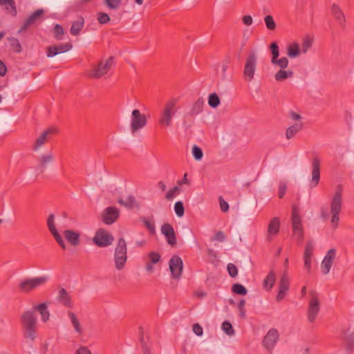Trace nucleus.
<instances>
[{
	"mask_svg": "<svg viewBox=\"0 0 354 354\" xmlns=\"http://www.w3.org/2000/svg\"><path fill=\"white\" fill-rule=\"evenodd\" d=\"M36 312L40 314L43 322L49 320L50 313L46 303L32 306L31 310L24 311L19 318L23 336L30 342H34L37 338L38 322Z\"/></svg>",
	"mask_w": 354,
	"mask_h": 354,
	"instance_id": "nucleus-1",
	"label": "nucleus"
},
{
	"mask_svg": "<svg viewBox=\"0 0 354 354\" xmlns=\"http://www.w3.org/2000/svg\"><path fill=\"white\" fill-rule=\"evenodd\" d=\"M343 206L342 189L339 187L335 192L330 204V212L322 209L321 216L326 220L331 216L330 223L333 228H337L339 221V214Z\"/></svg>",
	"mask_w": 354,
	"mask_h": 354,
	"instance_id": "nucleus-2",
	"label": "nucleus"
},
{
	"mask_svg": "<svg viewBox=\"0 0 354 354\" xmlns=\"http://www.w3.org/2000/svg\"><path fill=\"white\" fill-rule=\"evenodd\" d=\"M178 102L176 98H171L164 104L158 117V123L161 127L167 128L172 125L173 119L178 109Z\"/></svg>",
	"mask_w": 354,
	"mask_h": 354,
	"instance_id": "nucleus-3",
	"label": "nucleus"
},
{
	"mask_svg": "<svg viewBox=\"0 0 354 354\" xmlns=\"http://www.w3.org/2000/svg\"><path fill=\"white\" fill-rule=\"evenodd\" d=\"M48 280L46 276H40L22 279L19 283V289L21 292L30 293L35 289L44 286Z\"/></svg>",
	"mask_w": 354,
	"mask_h": 354,
	"instance_id": "nucleus-4",
	"label": "nucleus"
},
{
	"mask_svg": "<svg viewBox=\"0 0 354 354\" xmlns=\"http://www.w3.org/2000/svg\"><path fill=\"white\" fill-rule=\"evenodd\" d=\"M147 120L145 114L140 110L134 109L131 113L130 129L132 134L136 133L147 125Z\"/></svg>",
	"mask_w": 354,
	"mask_h": 354,
	"instance_id": "nucleus-5",
	"label": "nucleus"
},
{
	"mask_svg": "<svg viewBox=\"0 0 354 354\" xmlns=\"http://www.w3.org/2000/svg\"><path fill=\"white\" fill-rule=\"evenodd\" d=\"M113 64V58L109 57L104 61H101L97 66L89 72L88 76L92 78L99 79L106 75L111 68Z\"/></svg>",
	"mask_w": 354,
	"mask_h": 354,
	"instance_id": "nucleus-6",
	"label": "nucleus"
},
{
	"mask_svg": "<svg viewBox=\"0 0 354 354\" xmlns=\"http://www.w3.org/2000/svg\"><path fill=\"white\" fill-rule=\"evenodd\" d=\"M257 56L254 52L250 53L246 58L244 65L243 76L248 81H251L254 76L257 68Z\"/></svg>",
	"mask_w": 354,
	"mask_h": 354,
	"instance_id": "nucleus-7",
	"label": "nucleus"
},
{
	"mask_svg": "<svg viewBox=\"0 0 354 354\" xmlns=\"http://www.w3.org/2000/svg\"><path fill=\"white\" fill-rule=\"evenodd\" d=\"M310 295L311 298L308 308V320L312 323L315 322L320 310V303L315 292L311 291Z\"/></svg>",
	"mask_w": 354,
	"mask_h": 354,
	"instance_id": "nucleus-8",
	"label": "nucleus"
},
{
	"mask_svg": "<svg viewBox=\"0 0 354 354\" xmlns=\"http://www.w3.org/2000/svg\"><path fill=\"white\" fill-rule=\"evenodd\" d=\"M127 259V245H117L115 249L114 261L117 270L124 268Z\"/></svg>",
	"mask_w": 354,
	"mask_h": 354,
	"instance_id": "nucleus-9",
	"label": "nucleus"
},
{
	"mask_svg": "<svg viewBox=\"0 0 354 354\" xmlns=\"http://www.w3.org/2000/svg\"><path fill=\"white\" fill-rule=\"evenodd\" d=\"M300 210L295 206H293L292 210V225L293 230V236L299 240L303 235V227L301 218L300 217Z\"/></svg>",
	"mask_w": 354,
	"mask_h": 354,
	"instance_id": "nucleus-10",
	"label": "nucleus"
},
{
	"mask_svg": "<svg viewBox=\"0 0 354 354\" xmlns=\"http://www.w3.org/2000/svg\"><path fill=\"white\" fill-rule=\"evenodd\" d=\"M169 266L171 277L174 279H179L183 269V263L181 258L179 256L174 255L169 260Z\"/></svg>",
	"mask_w": 354,
	"mask_h": 354,
	"instance_id": "nucleus-11",
	"label": "nucleus"
},
{
	"mask_svg": "<svg viewBox=\"0 0 354 354\" xmlns=\"http://www.w3.org/2000/svg\"><path fill=\"white\" fill-rule=\"evenodd\" d=\"M321 160L317 155H314L311 160V180L310 187H316L320 180Z\"/></svg>",
	"mask_w": 354,
	"mask_h": 354,
	"instance_id": "nucleus-12",
	"label": "nucleus"
},
{
	"mask_svg": "<svg viewBox=\"0 0 354 354\" xmlns=\"http://www.w3.org/2000/svg\"><path fill=\"white\" fill-rule=\"evenodd\" d=\"M270 50L272 53L271 63L279 68H287L289 61L288 58L285 57L279 59V50L277 43L273 42L270 44Z\"/></svg>",
	"mask_w": 354,
	"mask_h": 354,
	"instance_id": "nucleus-13",
	"label": "nucleus"
},
{
	"mask_svg": "<svg viewBox=\"0 0 354 354\" xmlns=\"http://www.w3.org/2000/svg\"><path fill=\"white\" fill-rule=\"evenodd\" d=\"M279 333L275 328H271L268 330L263 339V346L269 351H271L275 346L279 339Z\"/></svg>",
	"mask_w": 354,
	"mask_h": 354,
	"instance_id": "nucleus-14",
	"label": "nucleus"
},
{
	"mask_svg": "<svg viewBox=\"0 0 354 354\" xmlns=\"http://www.w3.org/2000/svg\"><path fill=\"white\" fill-rule=\"evenodd\" d=\"M289 286L290 279L288 274L286 273V270H284L279 284V290L276 297L277 301H281L284 298L286 292L289 290Z\"/></svg>",
	"mask_w": 354,
	"mask_h": 354,
	"instance_id": "nucleus-15",
	"label": "nucleus"
},
{
	"mask_svg": "<svg viewBox=\"0 0 354 354\" xmlns=\"http://www.w3.org/2000/svg\"><path fill=\"white\" fill-rule=\"evenodd\" d=\"M46 225L52 236L57 243H64L62 236L57 231L55 226V216L54 214H50L46 219Z\"/></svg>",
	"mask_w": 354,
	"mask_h": 354,
	"instance_id": "nucleus-16",
	"label": "nucleus"
},
{
	"mask_svg": "<svg viewBox=\"0 0 354 354\" xmlns=\"http://www.w3.org/2000/svg\"><path fill=\"white\" fill-rule=\"evenodd\" d=\"M120 212L115 207H108L103 212L102 220L106 225H111L116 221L119 217Z\"/></svg>",
	"mask_w": 354,
	"mask_h": 354,
	"instance_id": "nucleus-17",
	"label": "nucleus"
},
{
	"mask_svg": "<svg viewBox=\"0 0 354 354\" xmlns=\"http://www.w3.org/2000/svg\"><path fill=\"white\" fill-rule=\"evenodd\" d=\"M57 130L55 127H51L42 132L36 139L35 144L32 146L34 151H38L46 142L48 137L53 133H57Z\"/></svg>",
	"mask_w": 354,
	"mask_h": 354,
	"instance_id": "nucleus-18",
	"label": "nucleus"
},
{
	"mask_svg": "<svg viewBox=\"0 0 354 354\" xmlns=\"http://www.w3.org/2000/svg\"><path fill=\"white\" fill-rule=\"evenodd\" d=\"M335 257V249L332 248L328 251L321 264V268L323 274H326L330 272Z\"/></svg>",
	"mask_w": 354,
	"mask_h": 354,
	"instance_id": "nucleus-19",
	"label": "nucleus"
},
{
	"mask_svg": "<svg viewBox=\"0 0 354 354\" xmlns=\"http://www.w3.org/2000/svg\"><path fill=\"white\" fill-rule=\"evenodd\" d=\"M73 48L70 43L62 44L58 46H50L47 48L46 55L48 57H53L58 54L69 51Z\"/></svg>",
	"mask_w": 354,
	"mask_h": 354,
	"instance_id": "nucleus-20",
	"label": "nucleus"
},
{
	"mask_svg": "<svg viewBox=\"0 0 354 354\" xmlns=\"http://www.w3.org/2000/svg\"><path fill=\"white\" fill-rule=\"evenodd\" d=\"M93 243H111L113 237L108 231L104 229H99L93 237Z\"/></svg>",
	"mask_w": 354,
	"mask_h": 354,
	"instance_id": "nucleus-21",
	"label": "nucleus"
},
{
	"mask_svg": "<svg viewBox=\"0 0 354 354\" xmlns=\"http://www.w3.org/2000/svg\"><path fill=\"white\" fill-rule=\"evenodd\" d=\"M280 227V220L278 217L272 218L268 227L267 237L269 241H271L277 234Z\"/></svg>",
	"mask_w": 354,
	"mask_h": 354,
	"instance_id": "nucleus-22",
	"label": "nucleus"
},
{
	"mask_svg": "<svg viewBox=\"0 0 354 354\" xmlns=\"http://www.w3.org/2000/svg\"><path fill=\"white\" fill-rule=\"evenodd\" d=\"M146 261L145 269L147 272H151L153 271V264H156L158 263L160 260V254L154 251L150 252L146 258H145Z\"/></svg>",
	"mask_w": 354,
	"mask_h": 354,
	"instance_id": "nucleus-23",
	"label": "nucleus"
},
{
	"mask_svg": "<svg viewBox=\"0 0 354 354\" xmlns=\"http://www.w3.org/2000/svg\"><path fill=\"white\" fill-rule=\"evenodd\" d=\"M161 232L164 234L167 241V243H176V239L173 227L169 223H165L162 225Z\"/></svg>",
	"mask_w": 354,
	"mask_h": 354,
	"instance_id": "nucleus-24",
	"label": "nucleus"
},
{
	"mask_svg": "<svg viewBox=\"0 0 354 354\" xmlns=\"http://www.w3.org/2000/svg\"><path fill=\"white\" fill-rule=\"evenodd\" d=\"M139 335H140V342L141 344L142 354H151V343H149V337H147L146 339H145L144 330H143L142 327H140Z\"/></svg>",
	"mask_w": 354,
	"mask_h": 354,
	"instance_id": "nucleus-25",
	"label": "nucleus"
},
{
	"mask_svg": "<svg viewBox=\"0 0 354 354\" xmlns=\"http://www.w3.org/2000/svg\"><path fill=\"white\" fill-rule=\"evenodd\" d=\"M44 10L39 9L33 12L29 17L25 21L24 24L19 29V32H21L27 29L28 26L33 24L36 20L42 15Z\"/></svg>",
	"mask_w": 354,
	"mask_h": 354,
	"instance_id": "nucleus-26",
	"label": "nucleus"
},
{
	"mask_svg": "<svg viewBox=\"0 0 354 354\" xmlns=\"http://www.w3.org/2000/svg\"><path fill=\"white\" fill-rule=\"evenodd\" d=\"M313 250V245H307L304 254V268L308 270V272H310L311 270Z\"/></svg>",
	"mask_w": 354,
	"mask_h": 354,
	"instance_id": "nucleus-27",
	"label": "nucleus"
},
{
	"mask_svg": "<svg viewBox=\"0 0 354 354\" xmlns=\"http://www.w3.org/2000/svg\"><path fill=\"white\" fill-rule=\"evenodd\" d=\"M301 54L302 52L298 42L294 41L287 46V55L290 58H296Z\"/></svg>",
	"mask_w": 354,
	"mask_h": 354,
	"instance_id": "nucleus-28",
	"label": "nucleus"
},
{
	"mask_svg": "<svg viewBox=\"0 0 354 354\" xmlns=\"http://www.w3.org/2000/svg\"><path fill=\"white\" fill-rule=\"evenodd\" d=\"M57 300L66 307L71 308L72 306L71 296L64 288L59 290Z\"/></svg>",
	"mask_w": 354,
	"mask_h": 354,
	"instance_id": "nucleus-29",
	"label": "nucleus"
},
{
	"mask_svg": "<svg viewBox=\"0 0 354 354\" xmlns=\"http://www.w3.org/2000/svg\"><path fill=\"white\" fill-rule=\"evenodd\" d=\"M286 68H280L274 74V80L277 82H283L293 77V71L291 70H286Z\"/></svg>",
	"mask_w": 354,
	"mask_h": 354,
	"instance_id": "nucleus-30",
	"label": "nucleus"
},
{
	"mask_svg": "<svg viewBox=\"0 0 354 354\" xmlns=\"http://www.w3.org/2000/svg\"><path fill=\"white\" fill-rule=\"evenodd\" d=\"M84 26V19L83 17H79L76 21H73L70 29L72 35H77L80 34Z\"/></svg>",
	"mask_w": 354,
	"mask_h": 354,
	"instance_id": "nucleus-31",
	"label": "nucleus"
},
{
	"mask_svg": "<svg viewBox=\"0 0 354 354\" xmlns=\"http://www.w3.org/2000/svg\"><path fill=\"white\" fill-rule=\"evenodd\" d=\"M303 128L302 122H297L289 127L286 132V137L290 140L297 133H299Z\"/></svg>",
	"mask_w": 354,
	"mask_h": 354,
	"instance_id": "nucleus-32",
	"label": "nucleus"
},
{
	"mask_svg": "<svg viewBox=\"0 0 354 354\" xmlns=\"http://www.w3.org/2000/svg\"><path fill=\"white\" fill-rule=\"evenodd\" d=\"M313 44V38L306 35L301 39V50L302 54H306L312 48Z\"/></svg>",
	"mask_w": 354,
	"mask_h": 354,
	"instance_id": "nucleus-33",
	"label": "nucleus"
},
{
	"mask_svg": "<svg viewBox=\"0 0 354 354\" xmlns=\"http://www.w3.org/2000/svg\"><path fill=\"white\" fill-rule=\"evenodd\" d=\"M64 254L67 257H75L79 254L78 245H60Z\"/></svg>",
	"mask_w": 354,
	"mask_h": 354,
	"instance_id": "nucleus-34",
	"label": "nucleus"
},
{
	"mask_svg": "<svg viewBox=\"0 0 354 354\" xmlns=\"http://www.w3.org/2000/svg\"><path fill=\"white\" fill-rule=\"evenodd\" d=\"M331 12L334 17L338 21L339 24L344 26L345 21V17L340 8L335 4H333Z\"/></svg>",
	"mask_w": 354,
	"mask_h": 354,
	"instance_id": "nucleus-35",
	"label": "nucleus"
},
{
	"mask_svg": "<svg viewBox=\"0 0 354 354\" xmlns=\"http://www.w3.org/2000/svg\"><path fill=\"white\" fill-rule=\"evenodd\" d=\"M64 236L66 240L70 243H78L80 241V234L71 230H66L64 232Z\"/></svg>",
	"mask_w": 354,
	"mask_h": 354,
	"instance_id": "nucleus-36",
	"label": "nucleus"
},
{
	"mask_svg": "<svg viewBox=\"0 0 354 354\" xmlns=\"http://www.w3.org/2000/svg\"><path fill=\"white\" fill-rule=\"evenodd\" d=\"M203 100L201 99H198L192 106L188 115L192 117H194L199 114L203 110Z\"/></svg>",
	"mask_w": 354,
	"mask_h": 354,
	"instance_id": "nucleus-37",
	"label": "nucleus"
},
{
	"mask_svg": "<svg viewBox=\"0 0 354 354\" xmlns=\"http://www.w3.org/2000/svg\"><path fill=\"white\" fill-rule=\"evenodd\" d=\"M276 276L273 270H271L268 273L266 279H264L263 284L264 286L268 288L269 290H271L275 283Z\"/></svg>",
	"mask_w": 354,
	"mask_h": 354,
	"instance_id": "nucleus-38",
	"label": "nucleus"
},
{
	"mask_svg": "<svg viewBox=\"0 0 354 354\" xmlns=\"http://www.w3.org/2000/svg\"><path fill=\"white\" fill-rule=\"evenodd\" d=\"M68 316L69 317L75 331L78 333H82V328L80 326V323L77 317H76L75 314L72 311H68Z\"/></svg>",
	"mask_w": 354,
	"mask_h": 354,
	"instance_id": "nucleus-39",
	"label": "nucleus"
},
{
	"mask_svg": "<svg viewBox=\"0 0 354 354\" xmlns=\"http://www.w3.org/2000/svg\"><path fill=\"white\" fill-rule=\"evenodd\" d=\"M0 3L6 6V9L13 15H17L14 0H0Z\"/></svg>",
	"mask_w": 354,
	"mask_h": 354,
	"instance_id": "nucleus-40",
	"label": "nucleus"
},
{
	"mask_svg": "<svg viewBox=\"0 0 354 354\" xmlns=\"http://www.w3.org/2000/svg\"><path fill=\"white\" fill-rule=\"evenodd\" d=\"M53 155L51 152L40 156V167L45 169L47 165L53 160Z\"/></svg>",
	"mask_w": 354,
	"mask_h": 354,
	"instance_id": "nucleus-41",
	"label": "nucleus"
},
{
	"mask_svg": "<svg viewBox=\"0 0 354 354\" xmlns=\"http://www.w3.org/2000/svg\"><path fill=\"white\" fill-rule=\"evenodd\" d=\"M118 203L124 207L131 209L134 207L136 199L133 196H129L126 199H120Z\"/></svg>",
	"mask_w": 354,
	"mask_h": 354,
	"instance_id": "nucleus-42",
	"label": "nucleus"
},
{
	"mask_svg": "<svg viewBox=\"0 0 354 354\" xmlns=\"http://www.w3.org/2000/svg\"><path fill=\"white\" fill-rule=\"evenodd\" d=\"M106 6L111 10H118L120 8L122 0H104Z\"/></svg>",
	"mask_w": 354,
	"mask_h": 354,
	"instance_id": "nucleus-43",
	"label": "nucleus"
},
{
	"mask_svg": "<svg viewBox=\"0 0 354 354\" xmlns=\"http://www.w3.org/2000/svg\"><path fill=\"white\" fill-rule=\"evenodd\" d=\"M208 104L212 108H216L220 104V99L216 93H211L209 95Z\"/></svg>",
	"mask_w": 354,
	"mask_h": 354,
	"instance_id": "nucleus-44",
	"label": "nucleus"
},
{
	"mask_svg": "<svg viewBox=\"0 0 354 354\" xmlns=\"http://www.w3.org/2000/svg\"><path fill=\"white\" fill-rule=\"evenodd\" d=\"M233 292L239 295H245L248 292L247 289L240 283H234L232 287Z\"/></svg>",
	"mask_w": 354,
	"mask_h": 354,
	"instance_id": "nucleus-45",
	"label": "nucleus"
},
{
	"mask_svg": "<svg viewBox=\"0 0 354 354\" xmlns=\"http://www.w3.org/2000/svg\"><path fill=\"white\" fill-rule=\"evenodd\" d=\"M8 40L9 41L10 46L16 53H20L21 51V46L17 39L15 37H8Z\"/></svg>",
	"mask_w": 354,
	"mask_h": 354,
	"instance_id": "nucleus-46",
	"label": "nucleus"
},
{
	"mask_svg": "<svg viewBox=\"0 0 354 354\" xmlns=\"http://www.w3.org/2000/svg\"><path fill=\"white\" fill-rule=\"evenodd\" d=\"M264 21L266 28L270 30H274L276 29V23L274 21L272 16L267 15L264 17Z\"/></svg>",
	"mask_w": 354,
	"mask_h": 354,
	"instance_id": "nucleus-47",
	"label": "nucleus"
},
{
	"mask_svg": "<svg viewBox=\"0 0 354 354\" xmlns=\"http://www.w3.org/2000/svg\"><path fill=\"white\" fill-rule=\"evenodd\" d=\"M174 211L178 217H182L185 214V209L182 201H177L174 205Z\"/></svg>",
	"mask_w": 354,
	"mask_h": 354,
	"instance_id": "nucleus-48",
	"label": "nucleus"
},
{
	"mask_svg": "<svg viewBox=\"0 0 354 354\" xmlns=\"http://www.w3.org/2000/svg\"><path fill=\"white\" fill-rule=\"evenodd\" d=\"M64 29L59 24H56L54 27V37L57 40H62L64 35Z\"/></svg>",
	"mask_w": 354,
	"mask_h": 354,
	"instance_id": "nucleus-49",
	"label": "nucleus"
},
{
	"mask_svg": "<svg viewBox=\"0 0 354 354\" xmlns=\"http://www.w3.org/2000/svg\"><path fill=\"white\" fill-rule=\"evenodd\" d=\"M97 21L100 24H106L110 21V17L108 14L102 12H100L97 14Z\"/></svg>",
	"mask_w": 354,
	"mask_h": 354,
	"instance_id": "nucleus-50",
	"label": "nucleus"
},
{
	"mask_svg": "<svg viewBox=\"0 0 354 354\" xmlns=\"http://www.w3.org/2000/svg\"><path fill=\"white\" fill-rule=\"evenodd\" d=\"M222 329L228 335H232L234 333L232 324L227 321H225L222 324Z\"/></svg>",
	"mask_w": 354,
	"mask_h": 354,
	"instance_id": "nucleus-51",
	"label": "nucleus"
},
{
	"mask_svg": "<svg viewBox=\"0 0 354 354\" xmlns=\"http://www.w3.org/2000/svg\"><path fill=\"white\" fill-rule=\"evenodd\" d=\"M192 154L196 160H201L203 156L202 149L196 145L192 148Z\"/></svg>",
	"mask_w": 354,
	"mask_h": 354,
	"instance_id": "nucleus-52",
	"label": "nucleus"
},
{
	"mask_svg": "<svg viewBox=\"0 0 354 354\" xmlns=\"http://www.w3.org/2000/svg\"><path fill=\"white\" fill-rule=\"evenodd\" d=\"M287 185L284 181H280L279 184L278 189V196L279 198H281L284 196L286 192Z\"/></svg>",
	"mask_w": 354,
	"mask_h": 354,
	"instance_id": "nucleus-53",
	"label": "nucleus"
},
{
	"mask_svg": "<svg viewBox=\"0 0 354 354\" xmlns=\"http://www.w3.org/2000/svg\"><path fill=\"white\" fill-rule=\"evenodd\" d=\"M346 349L348 352H351L354 349V332L353 337H347L345 339Z\"/></svg>",
	"mask_w": 354,
	"mask_h": 354,
	"instance_id": "nucleus-54",
	"label": "nucleus"
},
{
	"mask_svg": "<svg viewBox=\"0 0 354 354\" xmlns=\"http://www.w3.org/2000/svg\"><path fill=\"white\" fill-rule=\"evenodd\" d=\"M227 268L230 277H235L237 275L238 269L234 264L228 263Z\"/></svg>",
	"mask_w": 354,
	"mask_h": 354,
	"instance_id": "nucleus-55",
	"label": "nucleus"
},
{
	"mask_svg": "<svg viewBox=\"0 0 354 354\" xmlns=\"http://www.w3.org/2000/svg\"><path fill=\"white\" fill-rule=\"evenodd\" d=\"M245 299H242L239 301V304H238V309H239V316L241 317V318H244L245 317Z\"/></svg>",
	"mask_w": 354,
	"mask_h": 354,
	"instance_id": "nucleus-56",
	"label": "nucleus"
},
{
	"mask_svg": "<svg viewBox=\"0 0 354 354\" xmlns=\"http://www.w3.org/2000/svg\"><path fill=\"white\" fill-rule=\"evenodd\" d=\"M179 190L180 189L178 187H174L167 192L165 198L168 200L172 199L176 196Z\"/></svg>",
	"mask_w": 354,
	"mask_h": 354,
	"instance_id": "nucleus-57",
	"label": "nucleus"
},
{
	"mask_svg": "<svg viewBox=\"0 0 354 354\" xmlns=\"http://www.w3.org/2000/svg\"><path fill=\"white\" fill-rule=\"evenodd\" d=\"M144 224H145V226L146 227V228L151 232V233H154L155 231H156V227H155V224L153 221H145L144 222Z\"/></svg>",
	"mask_w": 354,
	"mask_h": 354,
	"instance_id": "nucleus-58",
	"label": "nucleus"
},
{
	"mask_svg": "<svg viewBox=\"0 0 354 354\" xmlns=\"http://www.w3.org/2000/svg\"><path fill=\"white\" fill-rule=\"evenodd\" d=\"M225 234L223 232L218 231L216 233L214 237L213 238L212 241H218V242H223L225 241Z\"/></svg>",
	"mask_w": 354,
	"mask_h": 354,
	"instance_id": "nucleus-59",
	"label": "nucleus"
},
{
	"mask_svg": "<svg viewBox=\"0 0 354 354\" xmlns=\"http://www.w3.org/2000/svg\"><path fill=\"white\" fill-rule=\"evenodd\" d=\"M193 331L194 333L198 335V336H201L203 335V328L201 327V326L198 324H194L193 325Z\"/></svg>",
	"mask_w": 354,
	"mask_h": 354,
	"instance_id": "nucleus-60",
	"label": "nucleus"
},
{
	"mask_svg": "<svg viewBox=\"0 0 354 354\" xmlns=\"http://www.w3.org/2000/svg\"><path fill=\"white\" fill-rule=\"evenodd\" d=\"M243 23L246 26H251L253 23V19L250 15H245L242 19Z\"/></svg>",
	"mask_w": 354,
	"mask_h": 354,
	"instance_id": "nucleus-61",
	"label": "nucleus"
},
{
	"mask_svg": "<svg viewBox=\"0 0 354 354\" xmlns=\"http://www.w3.org/2000/svg\"><path fill=\"white\" fill-rule=\"evenodd\" d=\"M77 354H93L90 350L85 346H81L77 351Z\"/></svg>",
	"mask_w": 354,
	"mask_h": 354,
	"instance_id": "nucleus-62",
	"label": "nucleus"
},
{
	"mask_svg": "<svg viewBox=\"0 0 354 354\" xmlns=\"http://www.w3.org/2000/svg\"><path fill=\"white\" fill-rule=\"evenodd\" d=\"M6 73H7V67L3 63V62L0 60V75L3 77L6 74Z\"/></svg>",
	"mask_w": 354,
	"mask_h": 354,
	"instance_id": "nucleus-63",
	"label": "nucleus"
},
{
	"mask_svg": "<svg viewBox=\"0 0 354 354\" xmlns=\"http://www.w3.org/2000/svg\"><path fill=\"white\" fill-rule=\"evenodd\" d=\"M220 207L223 212L227 211V209L229 208L228 203L226 201H225L224 200H220Z\"/></svg>",
	"mask_w": 354,
	"mask_h": 354,
	"instance_id": "nucleus-64",
	"label": "nucleus"
}]
</instances>
